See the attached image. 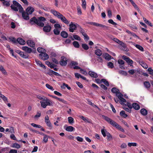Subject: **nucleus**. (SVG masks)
Listing matches in <instances>:
<instances>
[{"label": "nucleus", "mask_w": 153, "mask_h": 153, "mask_svg": "<svg viewBox=\"0 0 153 153\" xmlns=\"http://www.w3.org/2000/svg\"><path fill=\"white\" fill-rule=\"evenodd\" d=\"M102 117L106 121L113 127H115L122 132H125V130L124 129L114 121L108 117L104 115H102Z\"/></svg>", "instance_id": "nucleus-1"}, {"label": "nucleus", "mask_w": 153, "mask_h": 153, "mask_svg": "<svg viewBox=\"0 0 153 153\" xmlns=\"http://www.w3.org/2000/svg\"><path fill=\"white\" fill-rule=\"evenodd\" d=\"M51 12L54 16L56 17L58 19H60L64 23L66 24H69V22L64 16L60 13L54 10H51Z\"/></svg>", "instance_id": "nucleus-2"}, {"label": "nucleus", "mask_w": 153, "mask_h": 153, "mask_svg": "<svg viewBox=\"0 0 153 153\" xmlns=\"http://www.w3.org/2000/svg\"><path fill=\"white\" fill-rule=\"evenodd\" d=\"M46 20L45 18L42 16L38 17L37 19L35 17H33L30 20L31 22H33L38 26L42 27H44V24L42 22H45Z\"/></svg>", "instance_id": "nucleus-3"}, {"label": "nucleus", "mask_w": 153, "mask_h": 153, "mask_svg": "<svg viewBox=\"0 0 153 153\" xmlns=\"http://www.w3.org/2000/svg\"><path fill=\"white\" fill-rule=\"evenodd\" d=\"M13 4L11 6V7L14 11H17L19 10L20 12L23 11V9L21 4L16 1H13Z\"/></svg>", "instance_id": "nucleus-4"}, {"label": "nucleus", "mask_w": 153, "mask_h": 153, "mask_svg": "<svg viewBox=\"0 0 153 153\" xmlns=\"http://www.w3.org/2000/svg\"><path fill=\"white\" fill-rule=\"evenodd\" d=\"M45 99L44 101L40 102L42 108H45L47 106H53L54 102L52 100H49L47 97Z\"/></svg>", "instance_id": "nucleus-5"}, {"label": "nucleus", "mask_w": 153, "mask_h": 153, "mask_svg": "<svg viewBox=\"0 0 153 153\" xmlns=\"http://www.w3.org/2000/svg\"><path fill=\"white\" fill-rule=\"evenodd\" d=\"M122 58L126 61L128 65H130V66L132 65L133 61L129 57L126 56H122Z\"/></svg>", "instance_id": "nucleus-6"}, {"label": "nucleus", "mask_w": 153, "mask_h": 153, "mask_svg": "<svg viewBox=\"0 0 153 153\" xmlns=\"http://www.w3.org/2000/svg\"><path fill=\"white\" fill-rule=\"evenodd\" d=\"M77 24H75L73 22H71L69 25V31L71 32H73L74 30L76 28V25Z\"/></svg>", "instance_id": "nucleus-7"}, {"label": "nucleus", "mask_w": 153, "mask_h": 153, "mask_svg": "<svg viewBox=\"0 0 153 153\" xmlns=\"http://www.w3.org/2000/svg\"><path fill=\"white\" fill-rule=\"evenodd\" d=\"M67 59L65 56H63L61 57V60L59 62L60 65L62 66H65L67 64Z\"/></svg>", "instance_id": "nucleus-8"}, {"label": "nucleus", "mask_w": 153, "mask_h": 153, "mask_svg": "<svg viewBox=\"0 0 153 153\" xmlns=\"http://www.w3.org/2000/svg\"><path fill=\"white\" fill-rule=\"evenodd\" d=\"M119 45H120L119 48L121 50L125 51H128V49L127 48L126 45L125 44L122 42V44L120 43Z\"/></svg>", "instance_id": "nucleus-9"}, {"label": "nucleus", "mask_w": 153, "mask_h": 153, "mask_svg": "<svg viewBox=\"0 0 153 153\" xmlns=\"http://www.w3.org/2000/svg\"><path fill=\"white\" fill-rule=\"evenodd\" d=\"M39 55V57L44 60H47L49 58L48 55L45 53H40Z\"/></svg>", "instance_id": "nucleus-10"}, {"label": "nucleus", "mask_w": 153, "mask_h": 153, "mask_svg": "<svg viewBox=\"0 0 153 153\" xmlns=\"http://www.w3.org/2000/svg\"><path fill=\"white\" fill-rule=\"evenodd\" d=\"M22 13V16L23 18L25 20H28L29 19V13L27 12H24V11L21 12Z\"/></svg>", "instance_id": "nucleus-11"}, {"label": "nucleus", "mask_w": 153, "mask_h": 153, "mask_svg": "<svg viewBox=\"0 0 153 153\" xmlns=\"http://www.w3.org/2000/svg\"><path fill=\"white\" fill-rule=\"evenodd\" d=\"M51 29V27L50 25L45 26L43 28V30L44 31L46 32H50Z\"/></svg>", "instance_id": "nucleus-12"}, {"label": "nucleus", "mask_w": 153, "mask_h": 153, "mask_svg": "<svg viewBox=\"0 0 153 153\" xmlns=\"http://www.w3.org/2000/svg\"><path fill=\"white\" fill-rule=\"evenodd\" d=\"M34 10V8L33 7L30 6L28 7L26 9L27 12L29 14H32Z\"/></svg>", "instance_id": "nucleus-13"}, {"label": "nucleus", "mask_w": 153, "mask_h": 153, "mask_svg": "<svg viewBox=\"0 0 153 153\" xmlns=\"http://www.w3.org/2000/svg\"><path fill=\"white\" fill-rule=\"evenodd\" d=\"M27 43L28 46L31 47H34L35 46V43L31 40H28L27 42Z\"/></svg>", "instance_id": "nucleus-14"}, {"label": "nucleus", "mask_w": 153, "mask_h": 153, "mask_svg": "<svg viewBox=\"0 0 153 153\" xmlns=\"http://www.w3.org/2000/svg\"><path fill=\"white\" fill-rule=\"evenodd\" d=\"M22 49L28 53H30L32 52V49L27 46L22 47Z\"/></svg>", "instance_id": "nucleus-15"}, {"label": "nucleus", "mask_w": 153, "mask_h": 153, "mask_svg": "<svg viewBox=\"0 0 153 153\" xmlns=\"http://www.w3.org/2000/svg\"><path fill=\"white\" fill-rule=\"evenodd\" d=\"M88 74L91 76V77H94V78H97L98 77L97 74L94 72L91 71H90L88 72Z\"/></svg>", "instance_id": "nucleus-16"}, {"label": "nucleus", "mask_w": 153, "mask_h": 153, "mask_svg": "<svg viewBox=\"0 0 153 153\" xmlns=\"http://www.w3.org/2000/svg\"><path fill=\"white\" fill-rule=\"evenodd\" d=\"M35 61L37 65L44 69L46 68L45 66L42 63V62L40 61L38 59H36Z\"/></svg>", "instance_id": "nucleus-17"}, {"label": "nucleus", "mask_w": 153, "mask_h": 153, "mask_svg": "<svg viewBox=\"0 0 153 153\" xmlns=\"http://www.w3.org/2000/svg\"><path fill=\"white\" fill-rule=\"evenodd\" d=\"M48 74L50 76H51L52 74H53L56 76H59L60 75L58 73L53 71L52 70L49 69Z\"/></svg>", "instance_id": "nucleus-18"}, {"label": "nucleus", "mask_w": 153, "mask_h": 153, "mask_svg": "<svg viewBox=\"0 0 153 153\" xmlns=\"http://www.w3.org/2000/svg\"><path fill=\"white\" fill-rule=\"evenodd\" d=\"M65 130L67 131L71 132L75 130V129L72 126H68L66 128Z\"/></svg>", "instance_id": "nucleus-19"}, {"label": "nucleus", "mask_w": 153, "mask_h": 153, "mask_svg": "<svg viewBox=\"0 0 153 153\" xmlns=\"http://www.w3.org/2000/svg\"><path fill=\"white\" fill-rule=\"evenodd\" d=\"M17 41L19 44L21 45H24L25 43V42L24 40L20 38H18Z\"/></svg>", "instance_id": "nucleus-20"}, {"label": "nucleus", "mask_w": 153, "mask_h": 153, "mask_svg": "<svg viewBox=\"0 0 153 153\" xmlns=\"http://www.w3.org/2000/svg\"><path fill=\"white\" fill-rule=\"evenodd\" d=\"M0 71L4 75H7V73L4 69L3 66L0 65Z\"/></svg>", "instance_id": "nucleus-21"}, {"label": "nucleus", "mask_w": 153, "mask_h": 153, "mask_svg": "<svg viewBox=\"0 0 153 153\" xmlns=\"http://www.w3.org/2000/svg\"><path fill=\"white\" fill-rule=\"evenodd\" d=\"M133 107L134 109L136 110H138L140 108V105L137 103H134L132 104Z\"/></svg>", "instance_id": "nucleus-22"}, {"label": "nucleus", "mask_w": 153, "mask_h": 153, "mask_svg": "<svg viewBox=\"0 0 153 153\" xmlns=\"http://www.w3.org/2000/svg\"><path fill=\"white\" fill-rule=\"evenodd\" d=\"M79 117L82 119L85 122H87L88 123H90V121L88 119V118L82 116H79Z\"/></svg>", "instance_id": "nucleus-23"}, {"label": "nucleus", "mask_w": 153, "mask_h": 153, "mask_svg": "<svg viewBox=\"0 0 153 153\" xmlns=\"http://www.w3.org/2000/svg\"><path fill=\"white\" fill-rule=\"evenodd\" d=\"M94 26L97 27H107L105 25H102L101 24H99L95 22H94L93 25Z\"/></svg>", "instance_id": "nucleus-24"}, {"label": "nucleus", "mask_w": 153, "mask_h": 153, "mask_svg": "<svg viewBox=\"0 0 153 153\" xmlns=\"http://www.w3.org/2000/svg\"><path fill=\"white\" fill-rule=\"evenodd\" d=\"M95 54L98 56H100L102 54V51L100 49H98L95 51Z\"/></svg>", "instance_id": "nucleus-25"}, {"label": "nucleus", "mask_w": 153, "mask_h": 153, "mask_svg": "<svg viewBox=\"0 0 153 153\" xmlns=\"http://www.w3.org/2000/svg\"><path fill=\"white\" fill-rule=\"evenodd\" d=\"M139 63L144 68L147 69L148 68L147 65L143 62L139 61Z\"/></svg>", "instance_id": "nucleus-26"}, {"label": "nucleus", "mask_w": 153, "mask_h": 153, "mask_svg": "<svg viewBox=\"0 0 153 153\" xmlns=\"http://www.w3.org/2000/svg\"><path fill=\"white\" fill-rule=\"evenodd\" d=\"M144 85L146 88H150L151 85L149 82L148 81H145L143 83Z\"/></svg>", "instance_id": "nucleus-27"}, {"label": "nucleus", "mask_w": 153, "mask_h": 153, "mask_svg": "<svg viewBox=\"0 0 153 153\" xmlns=\"http://www.w3.org/2000/svg\"><path fill=\"white\" fill-rule=\"evenodd\" d=\"M140 112L141 114L144 116H146L147 114V111L144 108L141 109L140 110Z\"/></svg>", "instance_id": "nucleus-28"}, {"label": "nucleus", "mask_w": 153, "mask_h": 153, "mask_svg": "<svg viewBox=\"0 0 153 153\" xmlns=\"http://www.w3.org/2000/svg\"><path fill=\"white\" fill-rule=\"evenodd\" d=\"M65 87H66L68 90H70L71 89V87L68 86V85L66 84L65 83H63L62 85L61 86V88L62 89H65Z\"/></svg>", "instance_id": "nucleus-29"}, {"label": "nucleus", "mask_w": 153, "mask_h": 153, "mask_svg": "<svg viewBox=\"0 0 153 153\" xmlns=\"http://www.w3.org/2000/svg\"><path fill=\"white\" fill-rule=\"evenodd\" d=\"M37 50L40 53H45L46 52V51L45 50L41 47H39L38 48Z\"/></svg>", "instance_id": "nucleus-30"}, {"label": "nucleus", "mask_w": 153, "mask_h": 153, "mask_svg": "<svg viewBox=\"0 0 153 153\" xmlns=\"http://www.w3.org/2000/svg\"><path fill=\"white\" fill-rule=\"evenodd\" d=\"M61 35L64 38H66L68 37V34L65 31H62L61 33Z\"/></svg>", "instance_id": "nucleus-31"}, {"label": "nucleus", "mask_w": 153, "mask_h": 153, "mask_svg": "<svg viewBox=\"0 0 153 153\" xmlns=\"http://www.w3.org/2000/svg\"><path fill=\"white\" fill-rule=\"evenodd\" d=\"M19 54L21 57L24 58H27L28 57V56L25 54L24 52L19 51Z\"/></svg>", "instance_id": "nucleus-32"}, {"label": "nucleus", "mask_w": 153, "mask_h": 153, "mask_svg": "<svg viewBox=\"0 0 153 153\" xmlns=\"http://www.w3.org/2000/svg\"><path fill=\"white\" fill-rule=\"evenodd\" d=\"M45 122L46 123L47 126L49 127V129H51L52 128V126L49 120L45 121Z\"/></svg>", "instance_id": "nucleus-33"}, {"label": "nucleus", "mask_w": 153, "mask_h": 153, "mask_svg": "<svg viewBox=\"0 0 153 153\" xmlns=\"http://www.w3.org/2000/svg\"><path fill=\"white\" fill-rule=\"evenodd\" d=\"M120 115L123 117L125 118L128 116L127 114H125V111H122L120 112Z\"/></svg>", "instance_id": "nucleus-34"}, {"label": "nucleus", "mask_w": 153, "mask_h": 153, "mask_svg": "<svg viewBox=\"0 0 153 153\" xmlns=\"http://www.w3.org/2000/svg\"><path fill=\"white\" fill-rule=\"evenodd\" d=\"M112 92L114 93L117 94L119 92V91L118 89L116 88H113L111 90Z\"/></svg>", "instance_id": "nucleus-35"}, {"label": "nucleus", "mask_w": 153, "mask_h": 153, "mask_svg": "<svg viewBox=\"0 0 153 153\" xmlns=\"http://www.w3.org/2000/svg\"><path fill=\"white\" fill-rule=\"evenodd\" d=\"M104 57L106 59L108 60H110L111 59V56L108 53H105Z\"/></svg>", "instance_id": "nucleus-36"}, {"label": "nucleus", "mask_w": 153, "mask_h": 153, "mask_svg": "<svg viewBox=\"0 0 153 153\" xmlns=\"http://www.w3.org/2000/svg\"><path fill=\"white\" fill-rule=\"evenodd\" d=\"M101 132L103 136L105 137L106 136L107 133H108L107 131L104 129H101Z\"/></svg>", "instance_id": "nucleus-37"}, {"label": "nucleus", "mask_w": 153, "mask_h": 153, "mask_svg": "<svg viewBox=\"0 0 153 153\" xmlns=\"http://www.w3.org/2000/svg\"><path fill=\"white\" fill-rule=\"evenodd\" d=\"M36 97L40 100H42V101H44V99H45V98H46V97H45L44 96H41L39 95H37Z\"/></svg>", "instance_id": "nucleus-38"}, {"label": "nucleus", "mask_w": 153, "mask_h": 153, "mask_svg": "<svg viewBox=\"0 0 153 153\" xmlns=\"http://www.w3.org/2000/svg\"><path fill=\"white\" fill-rule=\"evenodd\" d=\"M135 46L138 49L142 51H144V49L140 45H136Z\"/></svg>", "instance_id": "nucleus-39"}, {"label": "nucleus", "mask_w": 153, "mask_h": 153, "mask_svg": "<svg viewBox=\"0 0 153 153\" xmlns=\"http://www.w3.org/2000/svg\"><path fill=\"white\" fill-rule=\"evenodd\" d=\"M107 139L108 140L110 141L112 139V137L111 135L108 132L107 133Z\"/></svg>", "instance_id": "nucleus-40"}, {"label": "nucleus", "mask_w": 153, "mask_h": 153, "mask_svg": "<svg viewBox=\"0 0 153 153\" xmlns=\"http://www.w3.org/2000/svg\"><path fill=\"white\" fill-rule=\"evenodd\" d=\"M68 122L70 124H72L74 123V120L73 118L71 117H69L68 118Z\"/></svg>", "instance_id": "nucleus-41"}, {"label": "nucleus", "mask_w": 153, "mask_h": 153, "mask_svg": "<svg viewBox=\"0 0 153 153\" xmlns=\"http://www.w3.org/2000/svg\"><path fill=\"white\" fill-rule=\"evenodd\" d=\"M49 137V136H48L46 134L44 136L43 140V142L45 143H47L48 141V137Z\"/></svg>", "instance_id": "nucleus-42"}, {"label": "nucleus", "mask_w": 153, "mask_h": 153, "mask_svg": "<svg viewBox=\"0 0 153 153\" xmlns=\"http://www.w3.org/2000/svg\"><path fill=\"white\" fill-rule=\"evenodd\" d=\"M107 66L108 68H113L114 66L113 64L111 62H109L107 63Z\"/></svg>", "instance_id": "nucleus-43"}, {"label": "nucleus", "mask_w": 153, "mask_h": 153, "mask_svg": "<svg viewBox=\"0 0 153 153\" xmlns=\"http://www.w3.org/2000/svg\"><path fill=\"white\" fill-rule=\"evenodd\" d=\"M82 1V7L84 9H85L86 7V2L85 0H81Z\"/></svg>", "instance_id": "nucleus-44"}, {"label": "nucleus", "mask_w": 153, "mask_h": 153, "mask_svg": "<svg viewBox=\"0 0 153 153\" xmlns=\"http://www.w3.org/2000/svg\"><path fill=\"white\" fill-rule=\"evenodd\" d=\"M74 46L76 48H78L79 47V43L77 41H74L73 43Z\"/></svg>", "instance_id": "nucleus-45"}, {"label": "nucleus", "mask_w": 153, "mask_h": 153, "mask_svg": "<svg viewBox=\"0 0 153 153\" xmlns=\"http://www.w3.org/2000/svg\"><path fill=\"white\" fill-rule=\"evenodd\" d=\"M102 82H103L106 86H109L108 82L105 79H102Z\"/></svg>", "instance_id": "nucleus-46"}, {"label": "nucleus", "mask_w": 153, "mask_h": 153, "mask_svg": "<svg viewBox=\"0 0 153 153\" xmlns=\"http://www.w3.org/2000/svg\"><path fill=\"white\" fill-rule=\"evenodd\" d=\"M118 72L119 74H121L122 75L127 76V73L126 71H124L120 70Z\"/></svg>", "instance_id": "nucleus-47"}, {"label": "nucleus", "mask_w": 153, "mask_h": 153, "mask_svg": "<svg viewBox=\"0 0 153 153\" xmlns=\"http://www.w3.org/2000/svg\"><path fill=\"white\" fill-rule=\"evenodd\" d=\"M113 40L116 42V43H117L119 44H120V43L122 44V41L120 40L119 39H117V38H114L112 39Z\"/></svg>", "instance_id": "nucleus-48"}, {"label": "nucleus", "mask_w": 153, "mask_h": 153, "mask_svg": "<svg viewBox=\"0 0 153 153\" xmlns=\"http://www.w3.org/2000/svg\"><path fill=\"white\" fill-rule=\"evenodd\" d=\"M128 145L129 147H131L132 146H137V143H129Z\"/></svg>", "instance_id": "nucleus-49"}, {"label": "nucleus", "mask_w": 153, "mask_h": 153, "mask_svg": "<svg viewBox=\"0 0 153 153\" xmlns=\"http://www.w3.org/2000/svg\"><path fill=\"white\" fill-rule=\"evenodd\" d=\"M30 124L32 126L34 127L41 128L42 127V126L40 125H37L34 123H31Z\"/></svg>", "instance_id": "nucleus-50"}, {"label": "nucleus", "mask_w": 153, "mask_h": 153, "mask_svg": "<svg viewBox=\"0 0 153 153\" xmlns=\"http://www.w3.org/2000/svg\"><path fill=\"white\" fill-rule=\"evenodd\" d=\"M82 47L85 50H88L89 49L88 46L85 44H83L82 45Z\"/></svg>", "instance_id": "nucleus-51"}, {"label": "nucleus", "mask_w": 153, "mask_h": 153, "mask_svg": "<svg viewBox=\"0 0 153 153\" xmlns=\"http://www.w3.org/2000/svg\"><path fill=\"white\" fill-rule=\"evenodd\" d=\"M12 147L14 148L19 149L20 148V146L19 144L17 143H15L13 144Z\"/></svg>", "instance_id": "nucleus-52"}, {"label": "nucleus", "mask_w": 153, "mask_h": 153, "mask_svg": "<svg viewBox=\"0 0 153 153\" xmlns=\"http://www.w3.org/2000/svg\"><path fill=\"white\" fill-rule=\"evenodd\" d=\"M60 31L58 29H55L53 30L54 34L56 35H59L60 33Z\"/></svg>", "instance_id": "nucleus-53"}, {"label": "nucleus", "mask_w": 153, "mask_h": 153, "mask_svg": "<svg viewBox=\"0 0 153 153\" xmlns=\"http://www.w3.org/2000/svg\"><path fill=\"white\" fill-rule=\"evenodd\" d=\"M3 4L4 6L8 7L10 6V4L9 2L7 1H4L3 2Z\"/></svg>", "instance_id": "nucleus-54"}, {"label": "nucleus", "mask_w": 153, "mask_h": 153, "mask_svg": "<svg viewBox=\"0 0 153 153\" xmlns=\"http://www.w3.org/2000/svg\"><path fill=\"white\" fill-rule=\"evenodd\" d=\"M46 86L48 89H50L52 91H53L54 90V89L53 88V87L51 86L49 84H46Z\"/></svg>", "instance_id": "nucleus-55"}, {"label": "nucleus", "mask_w": 153, "mask_h": 153, "mask_svg": "<svg viewBox=\"0 0 153 153\" xmlns=\"http://www.w3.org/2000/svg\"><path fill=\"white\" fill-rule=\"evenodd\" d=\"M41 115V113L40 111H38L37 112L36 114L34 117V118H37L39 117Z\"/></svg>", "instance_id": "nucleus-56"}, {"label": "nucleus", "mask_w": 153, "mask_h": 153, "mask_svg": "<svg viewBox=\"0 0 153 153\" xmlns=\"http://www.w3.org/2000/svg\"><path fill=\"white\" fill-rule=\"evenodd\" d=\"M73 37L76 40H81L80 37L77 35H73Z\"/></svg>", "instance_id": "nucleus-57"}, {"label": "nucleus", "mask_w": 153, "mask_h": 153, "mask_svg": "<svg viewBox=\"0 0 153 153\" xmlns=\"http://www.w3.org/2000/svg\"><path fill=\"white\" fill-rule=\"evenodd\" d=\"M129 1L131 2L133 6L136 8H137V7L136 4L133 1V0H129Z\"/></svg>", "instance_id": "nucleus-58"}, {"label": "nucleus", "mask_w": 153, "mask_h": 153, "mask_svg": "<svg viewBox=\"0 0 153 153\" xmlns=\"http://www.w3.org/2000/svg\"><path fill=\"white\" fill-rule=\"evenodd\" d=\"M70 65L71 66H75L76 65H78V63L76 62L71 61L70 63Z\"/></svg>", "instance_id": "nucleus-59"}, {"label": "nucleus", "mask_w": 153, "mask_h": 153, "mask_svg": "<svg viewBox=\"0 0 153 153\" xmlns=\"http://www.w3.org/2000/svg\"><path fill=\"white\" fill-rule=\"evenodd\" d=\"M108 22L109 23L114 25H117V23L114 22V21L111 19L109 20H108Z\"/></svg>", "instance_id": "nucleus-60"}, {"label": "nucleus", "mask_w": 153, "mask_h": 153, "mask_svg": "<svg viewBox=\"0 0 153 153\" xmlns=\"http://www.w3.org/2000/svg\"><path fill=\"white\" fill-rule=\"evenodd\" d=\"M0 97L5 102L7 101V98L4 95L2 94L1 95Z\"/></svg>", "instance_id": "nucleus-61"}, {"label": "nucleus", "mask_w": 153, "mask_h": 153, "mask_svg": "<svg viewBox=\"0 0 153 153\" xmlns=\"http://www.w3.org/2000/svg\"><path fill=\"white\" fill-rule=\"evenodd\" d=\"M118 98L120 100V98L123 97V95L120 92L116 94Z\"/></svg>", "instance_id": "nucleus-62"}, {"label": "nucleus", "mask_w": 153, "mask_h": 153, "mask_svg": "<svg viewBox=\"0 0 153 153\" xmlns=\"http://www.w3.org/2000/svg\"><path fill=\"white\" fill-rule=\"evenodd\" d=\"M9 39L14 43L16 42V40L14 37H11L9 38Z\"/></svg>", "instance_id": "nucleus-63"}, {"label": "nucleus", "mask_w": 153, "mask_h": 153, "mask_svg": "<svg viewBox=\"0 0 153 153\" xmlns=\"http://www.w3.org/2000/svg\"><path fill=\"white\" fill-rule=\"evenodd\" d=\"M148 71L149 72L150 74L153 75V70H152L151 68H149L148 69Z\"/></svg>", "instance_id": "nucleus-64"}]
</instances>
